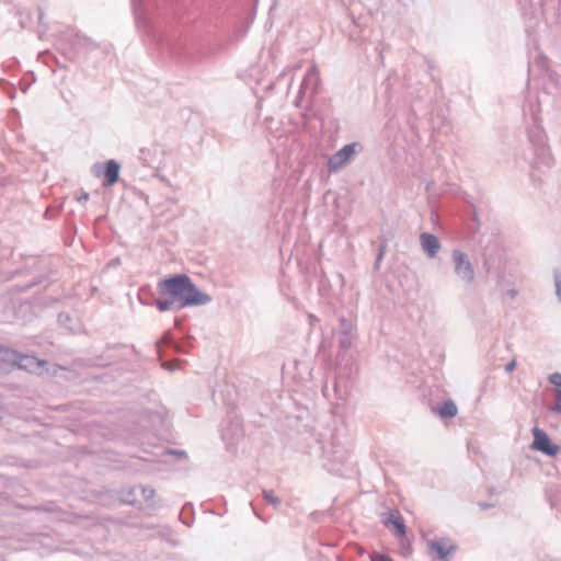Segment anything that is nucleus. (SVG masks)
Listing matches in <instances>:
<instances>
[{
	"label": "nucleus",
	"mask_w": 561,
	"mask_h": 561,
	"mask_svg": "<svg viewBox=\"0 0 561 561\" xmlns=\"http://www.w3.org/2000/svg\"><path fill=\"white\" fill-rule=\"evenodd\" d=\"M432 410L442 419H450L456 416L458 413V408L451 399L444 401L442 404L434 407Z\"/></svg>",
	"instance_id": "11"
},
{
	"label": "nucleus",
	"mask_w": 561,
	"mask_h": 561,
	"mask_svg": "<svg viewBox=\"0 0 561 561\" xmlns=\"http://www.w3.org/2000/svg\"><path fill=\"white\" fill-rule=\"evenodd\" d=\"M121 165L115 160H108L103 164H94V174L105 178L103 186H113L119 179Z\"/></svg>",
	"instance_id": "5"
},
{
	"label": "nucleus",
	"mask_w": 561,
	"mask_h": 561,
	"mask_svg": "<svg viewBox=\"0 0 561 561\" xmlns=\"http://www.w3.org/2000/svg\"><path fill=\"white\" fill-rule=\"evenodd\" d=\"M78 202L82 203V202H88L89 201V193L87 192H83L78 198Z\"/></svg>",
	"instance_id": "28"
},
{
	"label": "nucleus",
	"mask_w": 561,
	"mask_h": 561,
	"mask_svg": "<svg viewBox=\"0 0 561 561\" xmlns=\"http://www.w3.org/2000/svg\"><path fill=\"white\" fill-rule=\"evenodd\" d=\"M549 381L557 387V389H561V374L553 373L549 376Z\"/></svg>",
	"instance_id": "25"
},
{
	"label": "nucleus",
	"mask_w": 561,
	"mask_h": 561,
	"mask_svg": "<svg viewBox=\"0 0 561 561\" xmlns=\"http://www.w3.org/2000/svg\"><path fill=\"white\" fill-rule=\"evenodd\" d=\"M556 294L561 300V270L554 271Z\"/></svg>",
	"instance_id": "21"
},
{
	"label": "nucleus",
	"mask_w": 561,
	"mask_h": 561,
	"mask_svg": "<svg viewBox=\"0 0 561 561\" xmlns=\"http://www.w3.org/2000/svg\"><path fill=\"white\" fill-rule=\"evenodd\" d=\"M157 290L161 297L154 299V306L161 312L180 311L186 307L205 306L211 301V297L201 291L185 274H176L160 280Z\"/></svg>",
	"instance_id": "1"
},
{
	"label": "nucleus",
	"mask_w": 561,
	"mask_h": 561,
	"mask_svg": "<svg viewBox=\"0 0 561 561\" xmlns=\"http://www.w3.org/2000/svg\"><path fill=\"white\" fill-rule=\"evenodd\" d=\"M370 560L371 561H393V559L390 558L389 556L379 553L376 551L370 554Z\"/></svg>",
	"instance_id": "24"
},
{
	"label": "nucleus",
	"mask_w": 561,
	"mask_h": 561,
	"mask_svg": "<svg viewBox=\"0 0 561 561\" xmlns=\"http://www.w3.org/2000/svg\"><path fill=\"white\" fill-rule=\"evenodd\" d=\"M451 262L455 275L467 286H472L476 280L473 264L467 253L459 249L451 251Z\"/></svg>",
	"instance_id": "2"
},
{
	"label": "nucleus",
	"mask_w": 561,
	"mask_h": 561,
	"mask_svg": "<svg viewBox=\"0 0 561 561\" xmlns=\"http://www.w3.org/2000/svg\"><path fill=\"white\" fill-rule=\"evenodd\" d=\"M318 76H319V73H318L317 68L314 66L311 67V69L308 71V73L306 75V77L301 83V89H306L310 82H314V84H317L319 81Z\"/></svg>",
	"instance_id": "15"
},
{
	"label": "nucleus",
	"mask_w": 561,
	"mask_h": 561,
	"mask_svg": "<svg viewBox=\"0 0 561 561\" xmlns=\"http://www.w3.org/2000/svg\"><path fill=\"white\" fill-rule=\"evenodd\" d=\"M420 242L422 250L427 254L430 259L436 257L440 250V242L435 234L423 232L420 236Z\"/></svg>",
	"instance_id": "7"
},
{
	"label": "nucleus",
	"mask_w": 561,
	"mask_h": 561,
	"mask_svg": "<svg viewBox=\"0 0 561 561\" xmlns=\"http://www.w3.org/2000/svg\"><path fill=\"white\" fill-rule=\"evenodd\" d=\"M324 455L331 462L343 463L348 459V450L332 439L329 446L324 447Z\"/></svg>",
	"instance_id": "6"
},
{
	"label": "nucleus",
	"mask_w": 561,
	"mask_h": 561,
	"mask_svg": "<svg viewBox=\"0 0 561 561\" xmlns=\"http://www.w3.org/2000/svg\"><path fill=\"white\" fill-rule=\"evenodd\" d=\"M19 357H20V353L18 351H14L12 348L5 347L0 344V360L1 362L15 366Z\"/></svg>",
	"instance_id": "12"
},
{
	"label": "nucleus",
	"mask_w": 561,
	"mask_h": 561,
	"mask_svg": "<svg viewBox=\"0 0 561 561\" xmlns=\"http://www.w3.org/2000/svg\"><path fill=\"white\" fill-rule=\"evenodd\" d=\"M356 142H352L342 147L339 151L332 154L328 161L330 172H339L346 167L356 154Z\"/></svg>",
	"instance_id": "3"
},
{
	"label": "nucleus",
	"mask_w": 561,
	"mask_h": 561,
	"mask_svg": "<svg viewBox=\"0 0 561 561\" xmlns=\"http://www.w3.org/2000/svg\"><path fill=\"white\" fill-rule=\"evenodd\" d=\"M47 364L46 360L38 359L35 356L21 354L16 362V367L21 370H26L28 373H37L41 368H43Z\"/></svg>",
	"instance_id": "8"
},
{
	"label": "nucleus",
	"mask_w": 561,
	"mask_h": 561,
	"mask_svg": "<svg viewBox=\"0 0 561 561\" xmlns=\"http://www.w3.org/2000/svg\"><path fill=\"white\" fill-rule=\"evenodd\" d=\"M57 320L60 325H64L66 328H69V323L71 322L70 316L66 312H59Z\"/></svg>",
	"instance_id": "23"
},
{
	"label": "nucleus",
	"mask_w": 561,
	"mask_h": 561,
	"mask_svg": "<svg viewBox=\"0 0 561 561\" xmlns=\"http://www.w3.org/2000/svg\"><path fill=\"white\" fill-rule=\"evenodd\" d=\"M136 492H137V486L124 488L119 492V494H121L119 499L125 504L135 505L137 502Z\"/></svg>",
	"instance_id": "13"
},
{
	"label": "nucleus",
	"mask_w": 561,
	"mask_h": 561,
	"mask_svg": "<svg viewBox=\"0 0 561 561\" xmlns=\"http://www.w3.org/2000/svg\"><path fill=\"white\" fill-rule=\"evenodd\" d=\"M478 506L480 507V510L485 511L493 507V504L486 502H479Z\"/></svg>",
	"instance_id": "27"
},
{
	"label": "nucleus",
	"mask_w": 561,
	"mask_h": 561,
	"mask_svg": "<svg viewBox=\"0 0 561 561\" xmlns=\"http://www.w3.org/2000/svg\"><path fill=\"white\" fill-rule=\"evenodd\" d=\"M352 345V335L351 334H341L339 337V346L342 350H348Z\"/></svg>",
	"instance_id": "20"
},
{
	"label": "nucleus",
	"mask_w": 561,
	"mask_h": 561,
	"mask_svg": "<svg viewBox=\"0 0 561 561\" xmlns=\"http://www.w3.org/2000/svg\"><path fill=\"white\" fill-rule=\"evenodd\" d=\"M262 495L264 500L271 504L275 510H278L280 506V499L277 497L272 490H263Z\"/></svg>",
	"instance_id": "14"
},
{
	"label": "nucleus",
	"mask_w": 561,
	"mask_h": 561,
	"mask_svg": "<svg viewBox=\"0 0 561 561\" xmlns=\"http://www.w3.org/2000/svg\"><path fill=\"white\" fill-rule=\"evenodd\" d=\"M386 249H387V241L383 240L379 247H378V253H377V257H376V262H375V268L378 270L379 268V265H380V262L381 260L383 259V255H385V252H386Z\"/></svg>",
	"instance_id": "19"
},
{
	"label": "nucleus",
	"mask_w": 561,
	"mask_h": 561,
	"mask_svg": "<svg viewBox=\"0 0 561 561\" xmlns=\"http://www.w3.org/2000/svg\"><path fill=\"white\" fill-rule=\"evenodd\" d=\"M383 524L386 527H393L394 535L397 537H403L407 534V527L404 524L403 517L399 514L398 511H391L389 516L383 519Z\"/></svg>",
	"instance_id": "9"
},
{
	"label": "nucleus",
	"mask_w": 561,
	"mask_h": 561,
	"mask_svg": "<svg viewBox=\"0 0 561 561\" xmlns=\"http://www.w3.org/2000/svg\"><path fill=\"white\" fill-rule=\"evenodd\" d=\"M446 542H448V539H440V540H431L428 541V548L431 552H436L438 558L440 560L446 559L449 554L456 551L457 547L455 545H448L446 547Z\"/></svg>",
	"instance_id": "10"
},
{
	"label": "nucleus",
	"mask_w": 561,
	"mask_h": 561,
	"mask_svg": "<svg viewBox=\"0 0 561 561\" xmlns=\"http://www.w3.org/2000/svg\"><path fill=\"white\" fill-rule=\"evenodd\" d=\"M508 293H510V295H511L512 297H515V296H516V291H515L514 289H511Z\"/></svg>",
	"instance_id": "29"
},
{
	"label": "nucleus",
	"mask_w": 561,
	"mask_h": 561,
	"mask_svg": "<svg viewBox=\"0 0 561 561\" xmlns=\"http://www.w3.org/2000/svg\"><path fill=\"white\" fill-rule=\"evenodd\" d=\"M531 432L534 436L531 448L534 450L540 451L550 457H554L559 454L560 447L551 442L550 437L543 430L534 427Z\"/></svg>",
	"instance_id": "4"
},
{
	"label": "nucleus",
	"mask_w": 561,
	"mask_h": 561,
	"mask_svg": "<svg viewBox=\"0 0 561 561\" xmlns=\"http://www.w3.org/2000/svg\"><path fill=\"white\" fill-rule=\"evenodd\" d=\"M140 491H141L142 497H144L145 502L148 504V506L154 507V505L151 503V501L154 497L156 491L149 486H140Z\"/></svg>",
	"instance_id": "17"
},
{
	"label": "nucleus",
	"mask_w": 561,
	"mask_h": 561,
	"mask_svg": "<svg viewBox=\"0 0 561 561\" xmlns=\"http://www.w3.org/2000/svg\"><path fill=\"white\" fill-rule=\"evenodd\" d=\"M340 328L341 334H351L353 330V324L350 320L344 317L340 318Z\"/></svg>",
	"instance_id": "18"
},
{
	"label": "nucleus",
	"mask_w": 561,
	"mask_h": 561,
	"mask_svg": "<svg viewBox=\"0 0 561 561\" xmlns=\"http://www.w3.org/2000/svg\"><path fill=\"white\" fill-rule=\"evenodd\" d=\"M515 367H516V360L513 359L508 364L505 365V371L512 373L515 369Z\"/></svg>",
	"instance_id": "26"
},
{
	"label": "nucleus",
	"mask_w": 561,
	"mask_h": 561,
	"mask_svg": "<svg viewBox=\"0 0 561 561\" xmlns=\"http://www.w3.org/2000/svg\"><path fill=\"white\" fill-rule=\"evenodd\" d=\"M550 410L561 414V389H556V403L550 407Z\"/></svg>",
	"instance_id": "22"
},
{
	"label": "nucleus",
	"mask_w": 561,
	"mask_h": 561,
	"mask_svg": "<svg viewBox=\"0 0 561 561\" xmlns=\"http://www.w3.org/2000/svg\"><path fill=\"white\" fill-rule=\"evenodd\" d=\"M160 343H163L167 346L174 347L175 351H178V352L181 351V346L173 341L172 335H171L170 332H165L163 334V336L161 337L160 342H157V346L158 347H160Z\"/></svg>",
	"instance_id": "16"
}]
</instances>
